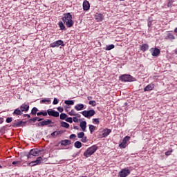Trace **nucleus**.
Returning a JSON list of instances; mask_svg holds the SVG:
<instances>
[{
    "instance_id": "63",
    "label": "nucleus",
    "mask_w": 177,
    "mask_h": 177,
    "mask_svg": "<svg viewBox=\"0 0 177 177\" xmlns=\"http://www.w3.org/2000/svg\"><path fill=\"white\" fill-rule=\"evenodd\" d=\"M174 32H177V27L174 29Z\"/></svg>"
},
{
    "instance_id": "9",
    "label": "nucleus",
    "mask_w": 177,
    "mask_h": 177,
    "mask_svg": "<svg viewBox=\"0 0 177 177\" xmlns=\"http://www.w3.org/2000/svg\"><path fill=\"white\" fill-rule=\"evenodd\" d=\"M64 41L63 40H57L50 44V48H59V46H65Z\"/></svg>"
},
{
    "instance_id": "29",
    "label": "nucleus",
    "mask_w": 177,
    "mask_h": 177,
    "mask_svg": "<svg viewBox=\"0 0 177 177\" xmlns=\"http://www.w3.org/2000/svg\"><path fill=\"white\" fill-rule=\"evenodd\" d=\"M88 128H89L90 133L92 135V133H93V132H95L96 127L94 125L89 124Z\"/></svg>"
},
{
    "instance_id": "49",
    "label": "nucleus",
    "mask_w": 177,
    "mask_h": 177,
    "mask_svg": "<svg viewBox=\"0 0 177 177\" xmlns=\"http://www.w3.org/2000/svg\"><path fill=\"white\" fill-rule=\"evenodd\" d=\"M80 154H81V151H79L78 152L73 153L72 156L77 157V156H80Z\"/></svg>"
},
{
    "instance_id": "35",
    "label": "nucleus",
    "mask_w": 177,
    "mask_h": 177,
    "mask_svg": "<svg viewBox=\"0 0 177 177\" xmlns=\"http://www.w3.org/2000/svg\"><path fill=\"white\" fill-rule=\"evenodd\" d=\"M27 122H28V124H31L32 122L35 123V122H37V118H32L28 120Z\"/></svg>"
},
{
    "instance_id": "3",
    "label": "nucleus",
    "mask_w": 177,
    "mask_h": 177,
    "mask_svg": "<svg viewBox=\"0 0 177 177\" xmlns=\"http://www.w3.org/2000/svg\"><path fill=\"white\" fill-rule=\"evenodd\" d=\"M99 149V147L97 145H94L91 146V147H88L84 153L83 156L86 157V158L91 157L93 154H95L96 153V151Z\"/></svg>"
},
{
    "instance_id": "10",
    "label": "nucleus",
    "mask_w": 177,
    "mask_h": 177,
    "mask_svg": "<svg viewBox=\"0 0 177 177\" xmlns=\"http://www.w3.org/2000/svg\"><path fill=\"white\" fill-rule=\"evenodd\" d=\"M129 139H131V137L128 136H125L122 140V142L120 141L119 147L120 149H125V147H127V142H129Z\"/></svg>"
},
{
    "instance_id": "33",
    "label": "nucleus",
    "mask_w": 177,
    "mask_h": 177,
    "mask_svg": "<svg viewBox=\"0 0 177 177\" xmlns=\"http://www.w3.org/2000/svg\"><path fill=\"white\" fill-rule=\"evenodd\" d=\"M59 143H60L61 146H68L67 140H62Z\"/></svg>"
},
{
    "instance_id": "36",
    "label": "nucleus",
    "mask_w": 177,
    "mask_h": 177,
    "mask_svg": "<svg viewBox=\"0 0 177 177\" xmlns=\"http://www.w3.org/2000/svg\"><path fill=\"white\" fill-rule=\"evenodd\" d=\"M40 103L41 104H44V103H50V99L48 98H45V99H43L40 101Z\"/></svg>"
},
{
    "instance_id": "57",
    "label": "nucleus",
    "mask_w": 177,
    "mask_h": 177,
    "mask_svg": "<svg viewBox=\"0 0 177 177\" xmlns=\"http://www.w3.org/2000/svg\"><path fill=\"white\" fill-rule=\"evenodd\" d=\"M3 121H4L3 118H0V124H3Z\"/></svg>"
},
{
    "instance_id": "56",
    "label": "nucleus",
    "mask_w": 177,
    "mask_h": 177,
    "mask_svg": "<svg viewBox=\"0 0 177 177\" xmlns=\"http://www.w3.org/2000/svg\"><path fill=\"white\" fill-rule=\"evenodd\" d=\"M24 117H27V118H31V115H30V114H24Z\"/></svg>"
},
{
    "instance_id": "6",
    "label": "nucleus",
    "mask_w": 177,
    "mask_h": 177,
    "mask_svg": "<svg viewBox=\"0 0 177 177\" xmlns=\"http://www.w3.org/2000/svg\"><path fill=\"white\" fill-rule=\"evenodd\" d=\"M50 124H54V122L52 121V120L47 119L46 120H43L40 122L36 123L35 126L38 127L48 126V128H52L53 127V125H52Z\"/></svg>"
},
{
    "instance_id": "26",
    "label": "nucleus",
    "mask_w": 177,
    "mask_h": 177,
    "mask_svg": "<svg viewBox=\"0 0 177 177\" xmlns=\"http://www.w3.org/2000/svg\"><path fill=\"white\" fill-rule=\"evenodd\" d=\"M38 108L37 107H33L32 109H31V111H30V114L31 115H38Z\"/></svg>"
},
{
    "instance_id": "2",
    "label": "nucleus",
    "mask_w": 177,
    "mask_h": 177,
    "mask_svg": "<svg viewBox=\"0 0 177 177\" xmlns=\"http://www.w3.org/2000/svg\"><path fill=\"white\" fill-rule=\"evenodd\" d=\"M43 115V117H46V115H49L50 117H55L57 118L60 115V113L55 111L53 109H48L47 111H41L37 113V117Z\"/></svg>"
},
{
    "instance_id": "45",
    "label": "nucleus",
    "mask_w": 177,
    "mask_h": 177,
    "mask_svg": "<svg viewBox=\"0 0 177 177\" xmlns=\"http://www.w3.org/2000/svg\"><path fill=\"white\" fill-rule=\"evenodd\" d=\"M172 3H174V0H169L167 3V8H171L172 6Z\"/></svg>"
},
{
    "instance_id": "1",
    "label": "nucleus",
    "mask_w": 177,
    "mask_h": 177,
    "mask_svg": "<svg viewBox=\"0 0 177 177\" xmlns=\"http://www.w3.org/2000/svg\"><path fill=\"white\" fill-rule=\"evenodd\" d=\"M62 20L68 28H71L74 26L73 15L70 12L64 13Z\"/></svg>"
},
{
    "instance_id": "24",
    "label": "nucleus",
    "mask_w": 177,
    "mask_h": 177,
    "mask_svg": "<svg viewBox=\"0 0 177 177\" xmlns=\"http://www.w3.org/2000/svg\"><path fill=\"white\" fill-rule=\"evenodd\" d=\"M58 26H59L60 30H62V31H66V30H67V28H66V26H64V24L62 21H60L58 23Z\"/></svg>"
},
{
    "instance_id": "18",
    "label": "nucleus",
    "mask_w": 177,
    "mask_h": 177,
    "mask_svg": "<svg viewBox=\"0 0 177 177\" xmlns=\"http://www.w3.org/2000/svg\"><path fill=\"white\" fill-rule=\"evenodd\" d=\"M11 127H12V128H20V127H21V121L15 120L12 123Z\"/></svg>"
},
{
    "instance_id": "8",
    "label": "nucleus",
    "mask_w": 177,
    "mask_h": 177,
    "mask_svg": "<svg viewBox=\"0 0 177 177\" xmlns=\"http://www.w3.org/2000/svg\"><path fill=\"white\" fill-rule=\"evenodd\" d=\"M81 114H82L85 118H91V117H93L95 114H96V112L93 109H90L88 111L84 110L81 112Z\"/></svg>"
},
{
    "instance_id": "48",
    "label": "nucleus",
    "mask_w": 177,
    "mask_h": 177,
    "mask_svg": "<svg viewBox=\"0 0 177 177\" xmlns=\"http://www.w3.org/2000/svg\"><path fill=\"white\" fill-rule=\"evenodd\" d=\"M57 109L59 113H63V111H64V109L62 106H58Z\"/></svg>"
},
{
    "instance_id": "5",
    "label": "nucleus",
    "mask_w": 177,
    "mask_h": 177,
    "mask_svg": "<svg viewBox=\"0 0 177 177\" xmlns=\"http://www.w3.org/2000/svg\"><path fill=\"white\" fill-rule=\"evenodd\" d=\"M41 151H44V150L39 148H35V149H30L28 153V160H30L32 156L33 157H38V156H39V153H41Z\"/></svg>"
},
{
    "instance_id": "42",
    "label": "nucleus",
    "mask_w": 177,
    "mask_h": 177,
    "mask_svg": "<svg viewBox=\"0 0 177 177\" xmlns=\"http://www.w3.org/2000/svg\"><path fill=\"white\" fill-rule=\"evenodd\" d=\"M69 115H78V114L75 113V111L74 109H72L70 112L68 113Z\"/></svg>"
},
{
    "instance_id": "19",
    "label": "nucleus",
    "mask_w": 177,
    "mask_h": 177,
    "mask_svg": "<svg viewBox=\"0 0 177 177\" xmlns=\"http://www.w3.org/2000/svg\"><path fill=\"white\" fill-rule=\"evenodd\" d=\"M110 133H111V129L107 128L104 129L102 133V138H107V136H109Z\"/></svg>"
},
{
    "instance_id": "28",
    "label": "nucleus",
    "mask_w": 177,
    "mask_h": 177,
    "mask_svg": "<svg viewBox=\"0 0 177 177\" xmlns=\"http://www.w3.org/2000/svg\"><path fill=\"white\" fill-rule=\"evenodd\" d=\"M64 104H66V106H73L74 100H66L64 101Z\"/></svg>"
},
{
    "instance_id": "15",
    "label": "nucleus",
    "mask_w": 177,
    "mask_h": 177,
    "mask_svg": "<svg viewBox=\"0 0 177 177\" xmlns=\"http://www.w3.org/2000/svg\"><path fill=\"white\" fill-rule=\"evenodd\" d=\"M90 8H91V4L89 3V1L86 0L84 1L83 2V10L86 12L90 9Z\"/></svg>"
},
{
    "instance_id": "51",
    "label": "nucleus",
    "mask_w": 177,
    "mask_h": 177,
    "mask_svg": "<svg viewBox=\"0 0 177 177\" xmlns=\"http://www.w3.org/2000/svg\"><path fill=\"white\" fill-rule=\"evenodd\" d=\"M77 138V136L75 134H71L70 136H69V139H74Z\"/></svg>"
},
{
    "instance_id": "23",
    "label": "nucleus",
    "mask_w": 177,
    "mask_h": 177,
    "mask_svg": "<svg viewBox=\"0 0 177 177\" xmlns=\"http://www.w3.org/2000/svg\"><path fill=\"white\" fill-rule=\"evenodd\" d=\"M12 115H23V112L20 110V108H17L14 110Z\"/></svg>"
},
{
    "instance_id": "30",
    "label": "nucleus",
    "mask_w": 177,
    "mask_h": 177,
    "mask_svg": "<svg viewBox=\"0 0 177 177\" xmlns=\"http://www.w3.org/2000/svg\"><path fill=\"white\" fill-rule=\"evenodd\" d=\"M6 131H8V125L3 126L2 127L0 128V133H5V132H6Z\"/></svg>"
},
{
    "instance_id": "41",
    "label": "nucleus",
    "mask_w": 177,
    "mask_h": 177,
    "mask_svg": "<svg viewBox=\"0 0 177 177\" xmlns=\"http://www.w3.org/2000/svg\"><path fill=\"white\" fill-rule=\"evenodd\" d=\"M88 104L93 106V107H95L96 106V101H95V100H90L88 102Z\"/></svg>"
},
{
    "instance_id": "62",
    "label": "nucleus",
    "mask_w": 177,
    "mask_h": 177,
    "mask_svg": "<svg viewBox=\"0 0 177 177\" xmlns=\"http://www.w3.org/2000/svg\"><path fill=\"white\" fill-rule=\"evenodd\" d=\"M124 106H128V102H125V103L124 104Z\"/></svg>"
},
{
    "instance_id": "47",
    "label": "nucleus",
    "mask_w": 177,
    "mask_h": 177,
    "mask_svg": "<svg viewBox=\"0 0 177 177\" xmlns=\"http://www.w3.org/2000/svg\"><path fill=\"white\" fill-rule=\"evenodd\" d=\"M36 118V121H38V122H42L44 121V118H38V117H35Z\"/></svg>"
},
{
    "instance_id": "39",
    "label": "nucleus",
    "mask_w": 177,
    "mask_h": 177,
    "mask_svg": "<svg viewBox=\"0 0 177 177\" xmlns=\"http://www.w3.org/2000/svg\"><path fill=\"white\" fill-rule=\"evenodd\" d=\"M167 37L169 39H175V36L172 33H168Z\"/></svg>"
},
{
    "instance_id": "61",
    "label": "nucleus",
    "mask_w": 177,
    "mask_h": 177,
    "mask_svg": "<svg viewBox=\"0 0 177 177\" xmlns=\"http://www.w3.org/2000/svg\"><path fill=\"white\" fill-rule=\"evenodd\" d=\"M64 109H70V106H68V105H65V106H64Z\"/></svg>"
},
{
    "instance_id": "14",
    "label": "nucleus",
    "mask_w": 177,
    "mask_h": 177,
    "mask_svg": "<svg viewBox=\"0 0 177 177\" xmlns=\"http://www.w3.org/2000/svg\"><path fill=\"white\" fill-rule=\"evenodd\" d=\"M95 19L97 21H102L104 19V17L103 16V14L96 12L95 15Z\"/></svg>"
},
{
    "instance_id": "52",
    "label": "nucleus",
    "mask_w": 177,
    "mask_h": 177,
    "mask_svg": "<svg viewBox=\"0 0 177 177\" xmlns=\"http://www.w3.org/2000/svg\"><path fill=\"white\" fill-rule=\"evenodd\" d=\"M72 120L74 122H78V118L77 117H73Z\"/></svg>"
},
{
    "instance_id": "43",
    "label": "nucleus",
    "mask_w": 177,
    "mask_h": 177,
    "mask_svg": "<svg viewBox=\"0 0 177 177\" xmlns=\"http://www.w3.org/2000/svg\"><path fill=\"white\" fill-rule=\"evenodd\" d=\"M65 121H66V122H69V124H73V118H66V119H65Z\"/></svg>"
},
{
    "instance_id": "31",
    "label": "nucleus",
    "mask_w": 177,
    "mask_h": 177,
    "mask_svg": "<svg viewBox=\"0 0 177 177\" xmlns=\"http://www.w3.org/2000/svg\"><path fill=\"white\" fill-rule=\"evenodd\" d=\"M114 48H115V46H114V44L106 45L105 50H111V49H114Z\"/></svg>"
},
{
    "instance_id": "46",
    "label": "nucleus",
    "mask_w": 177,
    "mask_h": 177,
    "mask_svg": "<svg viewBox=\"0 0 177 177\" xmlns=\"http://www.w3.org/2000/svg\"><path fill=\"white\" fill-rule=\"evenodd\" d=\"M59 103V100H57V98L55 97L53 102V104L56 105L58 104Z\"/></svg>"
},
{
    "instance_id": "50",
    "label": "nucleus",
    "mask_w": 177,
    "mask_h": 177,
    "mask_svg": "<svg viewBox=\"0 0 177 177\" xmlns=\"http://www.w3.org/2000/svg\"><path fill=\"white\" fill-rule=\"evenodd\" d=\"M21 161H13L12 162V165H17V164H21Z\"/></svg>"
},
{
    "instance_id": "12",
    "label": "nucleus",
    "mask_w": 177,
    "mask_h": 177,
    "mask_svg": "<svg viewBox=\"0 0 177 177\" xmlns=\"http://www.w3.org/2000/svg\"><path fill=\"white\" fill-rule=\"evenodd\" d=\"M131 174V170L129 169H122L120 172H119V176L120 177H127L128 175Z\"/></svg>"
},
{
    "instance_id": "27",
    "label": "nucleus",
    "mask_w": 177,
    "mask_h": 177,
    "mask_svg": "<svg viewBox=\"0 0 177 177\" xmlns=\"http://www.w3.org/2000/svg\"><path fill=\"white\" fill-rule=\"evenodd\" d=\"M60 125L62 128H66V129H68L70 128V124L64 121H62L60 122Z\"/></svg>"
},
{
    "instance_id": "59",
    "label": "nucleus",
    "mask_w": 177,
    "mask_h": 177,
    "mask_svg": "<svg viewBox=\"0 0 177 177\" xmlns=\"http://www.w3.org/2000/svg\"><path fill=\"white\" fill-rule=\"evenodd\" d=\"M73 129L78 130V129H80V127L78 126H74Z\"/></svg>"
},
{
    "instance_id": "54",
    "label": "nucleus",
    "mask_w": 177,
    "mask_h": 177,
    "mask_svg": "<svg viewBox=\"0 0 177 177\" xmlns=\"http://www.w3.org/2000/svg\"><path fill=\"white\" fill-rule=\"evenodd\" d=\"M172 151H167L165 152V156H171Z\"/></svg>"
},
{
    "instance_id": "44",
    "label": "nucleus",
    "mask_w": 177,
    "mask_h": 177,
    "mask_svg": "<svg viewBox=\"0 0 177 177\" xmlns=\"http://www.w3.org/2000/svg\"><path fill=\"white\" fill-rule=\"evenodd\" d=\"M81 142H82V143H86V142H88V138L84 136L83 138H82Z\"/></svg>"
},
{
    "instance_id": "22",
    "label": "nucleus",
    "mask_w": 177,
    "mask_h": 177,
    "mask_svg": "<svg viewBox=\"0 0 177 177\" xmlns=\"http://www.w3.org/2000/svg\"><path fill=\"white\" fill-rule=\"evenodd\" d=\"M74 109L77 111H81V110H84L85 108L84 104H77L75 106Z\"/></svg>"
},
{
    "instance_id": "38",
    "label": "nucleus",
    "mask_w": 177,
    "mask_h": 177,
    "mask_svg": "<svg viewBox=\"0 0 177 177\" xmlns=\"http://www.w3.org/2000/svg\"><path fill=\"white\" fill-rule=\"evenodd\" d=\"M93 124H95L96 125H99V124H100V121L99 120V118L93 119Z\"/></svg>"
},
{
    "instance_id": "32",
    "label": "nucleus",
    "mask_w": 177,
    "mask_h": 177,
    "mask_svg": "<svg viewBox=\"0 0 177 177\" xmlns=\"http://www.w3.org/2000/svg\"><path fill=\"white\" fill-rule=\"evenodd\" d=\"M24 157H27V158L28 159V153L21 152L20 154V159L21 160Z\"/></svg>"
},
{
    "instance_id": "37",
    "label": "nucleus",
    "mask_w": 177,
    "mask_h": 177,
    "mask_svg": "<svg viewBox=\"0 0 177 177\" xmlns=\"http://www.w3.org/2000/svg\"><path fill=\"white\" fill-rule=\"evenodd\" d=\"M84 136H85V133L82 131L77 133V138L79 139H82V138H84Z\"/></svg>"
},
{
    "instance_id": "53",
    "label": "nucleus",
    "mask_w": 177,
    "mask_h": 177,
    "mask_svg": "<svg viewBox=\"0 0 177 177\" xmlns=\"http://www.w3.org/2000/svg\"><path fill=\"white\" fill-rule=\"evenodd\" d=\"M26 122H28L27 121H23V120H21V127H26Z\"/></svg>"
},
{
    "instance_id": "17",
    "label": "nucleus",
    "mask_w": 177,
    "mask_h": 177,
    "mask_svg": "<svg viewBox=\"0 0 177 177\" xmlns=\"http://www.w3.org/2000/svg\"><path fill=\"white\" fill-rule=\"evenodd\" d=\"M155 85L153 83H151L148 84L145 88H144V92H149L150 91H153Z\"/></svg>"
},
{
    "instance_id": "58",
    "label": "nucleus",
    "mask_w": 177,
    "mask_h": 177,
    "mask_svg": "<svg viewBox=\"0 0 177 177\" xmlns=\"http://www.w3.org/2000/svg\"><path fill=\"white\" fill-rule=\"evenodd\" d=\"M67 143H68V146H70V145H71V140H66Z\"/></svg>"
},
{
    "instance_id": "55",
    "label": "nucleus",
    "mask_w": 177,
    "mask_h": 177,
    "mask_svg": "<svg viewBox=\"0 0 177 177\" xmlns=\"http://www.w3.org/2000/svg\"><path fill=\"white\" fill-rule=\"evenodd\" d=\"M151 23H153V21H149L147 23V26L149 27V28H150V27H151Z\"/></svg>"
},
{
    "instance_id": "20",
    "label": "nucleus",
    "mask_w": 177,
    "mask_h": 177,
    "mask_svg": "<svg viewBox=\"0 0 177 177\" xmlns=\"http://www.w3.org/2000/svg\"><path fill=\"white\" fill-rule=\"evenodd\" d=\"M149 44H143L142 45H140V50H142V52H146L147 50H149Z\"/></svg>"
},
{
    "instance_id": "4",
    "label": "nucleus",
    "mask_w": 177,
    "mask_h": 177,
    "mask_svg": "<svg viewBox=\"0 0 177 177\" xmlns=\"http://www.w3.org/2000/svg\"><path fill=\"white\" fill-rule=\"evenodd\" d=\"M119 81L122 82H133L136 81V78L129 74H124L119 77Z\"/></svg>"
},
{
    "instance_id": "64",
    "label": "nucleus",
    "mask_w": 177,
    "mask_h": 177,
    "mask_svg": "<svg viewBox=\"0 0 177 177\" xmlns=\"http://www.w3.org/2000/svg\"><path fill=\"white\" fill-rule=\"evenodd\" d=\"M175 54L177 55V48L175 50Z\"/></svg>"
},
{
    "instance_id": "25",
    "label": "nucleus",
    "mask_w": 177,
    "mask_h": 177,
    "mask_svg": "<svg viewBox=\"0 0 177 177\" xmlns=\"http://www.w3.org/2000/svg\"><path fill=\"white\" fill-rule=\"evenodd\" d=\"M74 147H75V149H81L82 147V142H81V141L75 142Z\"/></svg>"
},
{
    "instance_id": "21",
    "label": "nucleus",
    "mask_w": 177,
    "mask_h": 177,
    "mask_svg": "<svg viewBox=\"0 0 177 177\" xmlns=\"http://www.w3.org/2000/svg\"><path fill=\"white\" fill-rule=\"evenodd\" d=\"M80 127L83 132H86V121H82L80 124Z\"/></svg>"
},
{
    "instance_id": "40",
    "label": "nucleus",
    "mask_w": 177,
    "mask_h": 177,
    "mask_svg": "<svg viewBox=\"0 0 177 177\" xmlns=\"http://www.w3.org/2000/svg\"><path fill=\"white\" fill-rule=\"evenodd\" d=\"M13 121V118L12 117H8L6 120V122H7V124H10V122H12Z\"/></svg>"
},
{
    "instance_id": "11",
    "label": "nucleus",
    "mask_w": 177,
    "mask_h": 177,
    "mask_svg": "<svg viewBox=\"0 0 177 177\" xmlns=\"http://www.w3.org/2000/svg\"><path fill=\"white\" fill-rule=\"evenodd\" d=\"M150 53H151V55L157 57V56H160V53H161V51L160 50L159 48H151L149 49Z\"/></svg>"
},
{
    "instance_id": "16",
    "label": "nucleus",
    "mask_w": 177,
    "mask_h": 177,
    "mask_svg": "<svg viewBox=\"0 0 177 177\" xmlns=\"http://www.w3.org/2000/svg\"><path fill=\"white\" fill-rule=\"evenodd\" d=\"M62 133H64V131L63 130L60 131H55L50 134L51 138H55V136H59V135H62Z\"/></svg>"
},
{
    "instance_id": "60",
    "label": "nucleus",
    "mask_w": 177,
    "mask_h": 177,
    "mask_svg": "<svg viewBox=\"0 0 177 177\" xmlns=\"http://www.w3.org/2000/svg\"><path fill=\"white\" fill-rule=\"evenodd\" d=\"M88 100H92V96L87 97Z\"/></svg>"
},
{
    "instance_id": "34",
    "label": "nucleus",
    "mask_w": 177,
    "mask_h": 177,
    "mask_svg": "<svg viewBox=\"0 0 177 177\" xmlns=\"http://www.w3.org/2000/svg\"><path fill=\"white\" fill-rule=\"evenodd\" d=\"M67 118V114L64 113H62L59 115V119L60 120H65Z\"/></svg>"
},
{
    "instance_id": "7",
    "label": "nucleus",
    "mask_w": 177,
    "mask_h": 177,
    "mask_svg": "<svg viewBox=\"0 0 177 177\" xmlns=\"http://www.w3.org/2000/svg\"><path fill=\"white\" fill-rule=\"evenodd\" d=\"M44 158L42 156L37 157L35 160H33L28 164V167H35V165H41L44 164Z\"/></svg>"
},
{
    "instance_id": "13",
    "label": "nucleus",
    "mask_w": 177,
    "mask_h": 177,
    "mask_svg": "<svg viewBox=\"0 0 177 177\" xmlns=\"http://www.w3.org/2000/svg\"><path fill=\"white\" fill-rule=\"evenodd\" d=\"M19 108L22 111V113L23 112L27 113V111H28V110H30V104L24 103Z\"/></svg>"
}]
</instances>
